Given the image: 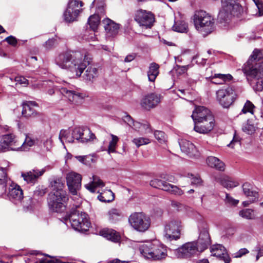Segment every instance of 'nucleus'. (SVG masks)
Instances as JSON below:
<instances>
[{
	"mask_svg": "<svg viewBox=\"0 0 263 263\" xmlns=\"http://www.w3.org/2000/svg\"><path fill=\"white\" fill-rule=\"evenodd\" d=\"M139 250L141 254L148 259L160 260L167 256L166 247L157 240L141 245Z\"/></svg>",
	"mask_w": 263,
	"mask_h": 263,
	"instance_id": "20e7f679",
	"label": "nucleus"
},
{
	"mask_svg": "<svg viewBox=\"0 0 263 263\" xmlns=\"http://www.w3.org/2000/svg\"><path fill=\"white\" fill-rule=\"evenodd\" d=\"M46 171L45 167L42 169L34 167L26 172H22L21 177L28 184L34 185L38 181L40 177L44 175Z\"/></svg>",
	"mask_w": 263,
	"mask_h": 263,
	"instance_id": "dca6fc26",
	"label": "nucleus"
},
{
	"mask_svg": "<svg viewBox=\"0 0 263 263\" xmlns=\"http://www.w3.org/2000/svg\"><path fill=\"white\" fill-rule=\"evenodd\" d=\"M81 175L74 172L67 174L66 182L69 192L73 195H77L78 191L81 188Z\"/></svg>",
	"mask_w": 263,
	"mask_h": 263,
	"instance_id": "f8f14e48",
	"label": "nucleus"
},
{
	"mask_svg": "<svg viewBox=\"0 0 263 263\" xmlns=\"http://www.w3.org/2000/svg\"><path fill=\"white\" fill-rule=\"evenodd\" d=\"M130 226L136 231L144 232L148 230L151 225L150 218L142 212H135L128 218Z\"/></svg>",
	"mask_w": 263,
	"mask_h": 263,
	"instance_id": "6e6552de",
	"label": "nucleus"
},
{
	"mask_svg": "<svg viewBox=\"0 0 263 263\" xmlns=\"http://www.w3.org/2000/svg\"><path fill=\"white\" fill-rule=\"evenodd\" d=\"M206 163L209 166L215 168L217 170L220 171L224 170V163L217 157L213 156L208 157Z\"/></svg>",
	"mask_w": 263,
	"mask_h": 263,
	"instance_id": "a878e982",
	"label": "nucleus"
},
{
	"mask_svg": "<svg viewBox=\"0 0 263 263\" xmlns=\"http://www.w3.org/2000/svg\"><path fill=\"white\" fill-rule=\"evenodd\" d=\"M164 191L168 192L170 193L176 195L181 196L183 194V191L178 186L171 184L167 182L165 184Z\"/></svg>",
	"mask_w": 263,
	"mask_h": 263,
	"instance_id": "4c0bfd02",
	"label": "nucleus"
},
{
	"mask_svg": "<svg viewBox=\"0 0 263 263\" xmlns=\"http://www.w3.org/2000/svg\"><path fill=\"white\" fill-rule=\"evenodd\" d=\"M226 249L223 246L221 245H218L216 246L211 248V252L213 255L219 257V258L224 261L225 263H230L231 259L229 255L227 253H224Z\"/></svg>",
	"mask_w": 263,
	"mask_h": 263,
	"instance_id": "b1692460",
	"label": "nucleus"
},
{
	"mask_svg": "<svg viewBox=\"0 0 263 263\" xmlns=\"http://www.w3.org/2000/svg\"><path fill=\"white\" fill-rule=\"evenodd\" d=\"M8 44L11 45L12 46H15L17 44V40L15 37L14 36L10 35L5 39Z\"/></svg>",
	"mask_w": 263,
	"mask_h": 263,
	"instance_id": "e2e57ef3",
	"label": "nucleus"
},
{
	"mask_svg": "<svg viewBox=\"0 0 263 263\" xmlns=\"http://www.w3.org/2000/svg\"><path fill=\"white\" fill-rule=\"evenodd\" d=\"M98 76V70L96 68L90 66L88 67L85 73L84 74L83 77L87 81H92Z\"/></svg>",
	"mask_w": 263,
	"mask_h": 263,
	"instance_id": "c9c22d12",
	"label": "nucleus"
},
{
	"mask_svg": "<svg viewBox=\"0 0 263 263\" xmlns=\"http://www.w3.org/2000/svg\"><path fill=\"white\" fill-rule=\"evenodd\" d=\"M236 94L231 87L220 89L216 91V99L223 108H229L235 101Z\"/></svg>",
	"mask_w": 263,
	"mask_h": 263,
	"instance_id": "9d476101",
	"label": "nucleus"
},
{
	"mask_svg": "<svg viewBox=\"0 0 263 263\" xmlns=\"http://www.w3.org/2000/svg\"><path fill=\"white\" fill-rule=\"evenodd\" d=\"M111 137L112 139L109 142L107 150L108 154L116 152V145L119 140L118 137L113 134H111Z\"/></svg>",
	"mask_w": 263,
	"mask_h": 263,
	"instance_id": "c03bdc74",
	"label": "nucleus"
},
{
	"mask_svg": "<svg viewBox=\"0 0 263 263\" xmlns=\"http://www.w3.org/2000/svg\"><path fill=\"white\" fill-rule=\"evenodd\" d=\"M217 182H219L223 187L227 189H231L238 185V182L233 181L228 176L221 177L216 178Z\"/></svg>",
	"mask_w": 263,
	"mask_h": 263,
	"instance_id": "c85d7f7f",
	"label": "nucleus"
},
{
	"mask_svg": "<svg viewBox=\"0 0 263 263\" xmlns=\"http://www.w3.org/2000/svg\"><path fill=\"white\" fill-rule=\"evenodd\" d=\"M263 50L255 49L243 67V71L248 81L263 78Z\"/></svg>",
	"mask_w": 263,
	"mask_h": 263,
	"instance_id": "7ed1b4c3",
	"label": "nucleus"
},
{
	"mask_svg": "<svg viewBox=\"0 0 263 263\" xmlns=\"http://www.w3.org/2000/svg\"><path fill=\"white\" fill-rule=\"evenodd\" d=\"M69 134V132L66 130L62 129L60 131L59 138L63 144H64V142H63V139H67L68 138Z\"/></svg>",
	"mask_w": 263,
	"mask_h": 263,
	"instance_id": "6e6d98bb",
	"label": "nucleus"
},
{
	"mask_svg": "<svg viewBox=\"0 0 263 263\" xmlns=\"http://www.w3.org/2000/svg\"><path fill=\"white\" fill-rule=\"evenodd\" d=\"M191 176L193 177L191 178V184L193 185H196L197 186H199L202 185V180L199 177L194 176L193 175L191 174Z\"/></svg>",
	"mask_w": 263,
	"mask_h": 263,
	"instance_id": "5fc2aeb1",
	"label": "nucleus"
},
{
	"mask_svg": "<svg viewBox=\"0 0 263 263\" xmlns=\"http://www.w3.org/2000/svg\"><path fill=\"white\" fill-rule=\"evenodd\" d=\"M57 44V40L54 38L49 39L44 44L45 47L47 49L52 48Z\"/></svg>",
	"mask_w": 263,
	"mask_h": 263,
	"instance_id": "603ef678",
	"label": "nucleus"
},
{
	"mask_svg": "<svg viewBox=\"0 0 263 263\" xmlns=\"http://www.w3.org/2000/svg\"><path fill=\"white\" fill-rule=\"evenodd\" d=\"M166 184H167V182L158 179H154L152 180L150 182V185L151 186L161 189L163 191H164Z\"/></svg>",
	"mask_w": 263,
	"mask_h": 263,
	"instance_id": "37998d69",
	"label": "nucleus"
},
{
	"mask_svg": "<svg viewBox=\"0 0 263 263\" xmlns=\"http://www.w3.org/2000/svg\"><path fill=\"white\" fill-rule=\"evenodd\" d=\"M253 210L250 209H246L239 211V215L248 219H252L254 218V215L253 213Z\"/></svg>",
	"mask_w": 263,
	"mask_h": 263,
	"instance_id": "49530a36",
	"label": "nucleus"
},
{
	"mask_svg": "<svg viewBox=\"0 0 263 263\" xmlns=\"http://www.w3.org/2000/svg\"><path fill=\"white\" fill-rule=\"evenodd\" d=\"M61 92L63 95L66 96L70 102L74 103L80 102L84 98L82 93L68 90L66 88H62Z\"/></svg>",
	"mask_w": 263,
	"mask_h": 263,
	"instance_id": "393cba45",
	"label": "nucleus"
},
{
	"mask_svg": "<svg viewBox=\"0 0 263 263\" xmlns=\"http://www.w3.org/2000/svg\"><path fill=\"white\" fill-rule=\"evenodd\" d=\"M142 123L139 122H134V123L132 124V127H133L136 130H137L139 132H142L143 130L141 129Z\"/></svg>",
	"mask_w": 263,
	"mask_h": 263,
	"instance_id": "338daca9",
	"label": "nucleus"
},
{
	"mask_svg": "<svg viewBox=\"0 0 263 263\" xmlns=\"http://www.w3.org/2000/svg\"><path fill=\"white\" fill-rule=\"evenodd\" d=\"M20 150L21 151H27L29 148L34 144V140L29 136H26L25 141H19Z\"/></svg>",
	"mask_w": 263,
	"mask_h": 263,
	"instance_id": "ea45409f",
	"label": "nucleus"
},
{
	"mask_svg": "<svg viewBox=\"0 0 263 263\" xmlns=\"http://www.w3.org/2000/svg\"><path fill=\"white\" fill-rule=\"evenodd\" d=\"M154 136L155 138L160 143H164L166 141V136L165 134L161 130H156L154 132Z\"/></svg>",
	"mask_w": 263,
	"mask_h": 263,
	"instance_id": "09e8293b",
	"label": "nucleus"
},
{
	"mask_svg": "<svg viewBox=\"0 0 263 263\" xmlns=\"http://www.w3.org/2000/svg\"><path fill=\"white\" fill-rule=\"evenodd\" d=\"M3 176L0 178V185H2L4 191H6V187L7 182V176L6 173L3 172Z\"/></svg>",
	"mask_w": 263,
	"mask_h": 263,
	"instance_id": "bf43d9fd",
	"label": "nucleus"
},
{
	"mask_svg": "<svg viewBox=\"0 0 263 263\" xmlns=\"http://www.w3.org/2000/svg\"><path fill=\"white\" fill-rule=\"evenodd\" d=\"M181 222L172 220L165 226V237L170 240H177L180 238Z\"/></svg>",
	"mask_w": 263,
	"mask_h": 263,
	"instance_id": "ddd939ff",
	"label": "nucleus"
},
{
	"mask_svg": "<svg viewBox=\"0 0 263 263\" xmlns=\"http://www.w3.org/2000/svg\"><path fill=\"white\" fill-rule=\"evenodd\" d=\"M72 207L65 220H69L72 228L78 231H86L90 227L88 215L78 210L80 208V202Z\"/></svg>",
	"mask_w": 263,
	"mask_h": 263,
	"instance_id": "39448f33",
	"label": "nucleus"
},
{
	"mask_svg": "<svg viewBox=\"0 0 263 263\" xmlns=\"http://www.w3.org/2000/svg\"><path fill=\"white\" fill-rule=\"evenodd\" d=\"M50 186L51 187L52 191L50 193H67L65 191L63 190L64 187V183L60 179H55L51 181L50 183Z\"/></svg>",
	"mask_w": 263,
	"mask_h": 263,
	"instance_id": "cd10ccee",
	"label": "nucleus"
},
{
	"mask_svg": "<svg viewBox=\"0 0 263 263\" xmlns=\"http://www.w3.org/2000/svg\"><path fill=\"white\" fill-rule=\"evenodd\" d=\"M135 20L142 28L150 29L154 26L155 17L151 11L140 9L135 14Z\"/></svg>",
	"mask_w": 263,
	"mask_h": 263,
	"instance_id": "9b49d317",
	"label": "nucleus"
},
{
	"mask_svg": "<svg viewBox=\"0 0 263 263\" xmlns=\"http://www.w3.org/2000/svg\"><path fill=\"white\" fill-rule=\"evenodd\" d=\"M104 29L107 37H113L117 35L119 29V24L116 23L108 18L103 20Z\"/></svg>",
	"mask_w": 263,
	"mask_h": 263,
	"instance_id": "4be33fe9",
	"label": "nucleus"
},
{
	"mask_svg": "<svg viewBox=\"0 0 263 263\" xmlns=\"http://www.w3.org/2000/svg\"><path fill=\"white\" fill-rule=\"evenodd\" d=\"M240 142V138L238 136H237L236 134H234L233 138L232 140L231 141V143L228 145V146L231 147L233 148L234 147V145L236 143H239Z\"/></svg>",
	"mask_w": 263,
	"mask_h": 263,
	"instance_id": "0e129e2a",
	"label": "nucleus"
},
{
	"mask_svg": "<svg viewBox=\"0 0 263 263\" xmlns=\"http://www.w3.org/2000/svg\"><path fill=\"white\" fill-rule=\"evenodd\" d=\"M83 3L80 0H69L66 10L64 13V19L67 23L77 21L79 14L82 12Z\"/></svg>",
	"mask_w": 263,
	"mask_h": 263,
	"instance_id": "1a4fd4ad",
	"label": "nucleus"
},
{
	"mask_svg": "<svg viewBox=\"0 0 263 263\" xmlns=\"http://www.w3.org/2000/svg\"><path fill=\"white\" fill-rule=\"evenodd\" d=\"M15 81L20 84L27 85L28 84V80L22 76L16 77Z\"/></svg>",
	"mask_w": 263,
	"mask_h": 263,
	"instance_id": "052dcab7",
	"label": "nucleus"
},
{
	"mask_svg": "<svg viewBox=\"0 0 263 263\" xmlns=\"http://www.w3.org/2000/svg\"><path fill=\"white\" fill-rule=\"evenodd\" d=\"M260 79H258L256 80H253L252 81H249L251 84H256V88L258 90H262L263 89V80L259 81Z\"/></svg>",
	"mask_w": 263,
	"mask_h": 263,
	"instance_id": "13d9d810",
	"label": "nucleus"
},
{
	"mask_svg": "<svg viewBox=\"0 0 263 263\" xmlns=\"http://www.w3.org/2000/svg\"><path fill=\"white\" fill-rule=\"evenodd\" d=\"M159 65L156 63H152L150 64L147 71V76L149 81H155L159 74Z\"/></svg>",
	"mask_w": 263,
	"mask_h": 263,
	"instance_id": "c756f323",
	"label": "nucleus"
},
{
	"mask_svg": "<svg viewBox=\"0 0 263 263\" xmlns=\"http://www.w3.org/2000/svg\"><path fill=\"white\" fill-rule=\"evenodd\" d=\"M232 16V13L221 8L218 15L217 20L220 23H228Z\"/></svg>",
	"mask_w": 263,
	"mask_h": 263,
	"instance_id": "7c9ffc66",
	"label": "nucleus"
},
{
	"mask_svg": "<svg viewBox=\"0 0 263 263\" xmlns=\"http://www.w3.org/2000/svg\"><path fill=\"white\" fill-rule=\"evenodd\" d=\"M248 253L249 251L247 249H241L235 254V257H241L243 255H245Z\"/></svg>",
	"mask_w": 263,
	"mask_h": 263,
	"instance_id": "69168bd1",
	"label": "nucleus"
},
{
	"mask_svg": "<svg viewBox=\"0 0 263 263\" xmlns=\"http://www.w3.org/2000/svg\"><path fill=\"white\" fill-rule=\"evenodd\" d=\"M194 23L196 29L203 36H206L214 29V20L205 11H196L194 15Z\"/></svg>",
	"mask_w": 263,
	"mask_h": 263,
	"instance_id": "423d86ee",
	"label": "nucleus"
},
{
	"mask_svg": "<svg viewBox=\"0 0 263 263\" xmlns=\"http://www.w3.org/2000/svg\"><path fill=\"white\" fill-rule=\"evenodd\" d=\"M68 199L67 193H50L47 198L48 208L52 212L61 213L66 209Z\"/></svg>",
	"mask_w": 263,
	"mask_h": 263,
	"instance_id": "0eeeda50",
	"label": "nucleus"
},
{
	"mask_svg": "<svg viewBox=\"0 0 263 263\" xmlns=\"http://www.w3.org/2000/svg\"><path fill=\"white\" fill-rule=\"evenodd\" d=\"M242 189L244 194L248 197H252L253 200L257 198L258 193L252 190V185L249 183H245L242 185Z\"/></svg>",
	"mask_w": 263,
	"mask_h": 263,
	"instance_id": "f704fd0d",
	"label": "nucleus"
},
{
	"mask_svg": "<svg viewBox=\"0 0 263 263\" xmlns=\"http://www.w3.org/2000/svg\"><path fill=\"white\" fill-rule=\"evenodd\" d=\"M100 22V17L98 14H96L91 15L88 20V23L93 31H95L98 29Z\"/></svg>",
	"mask_w": 263,
	"mask_h": 263,
	"instance_id": "e433bc0d",
	"label": "nucleus"
},
{
	"mask_svg": "<svg viewBox=\"0 0 263 263\" xmlns=\"http://www.w3.org/2000/svg\"><path fill=\"white\" fill-rule=\"evenodd\" d=\"M12 187L9 190L8 194L9 199L15 204L20 203L24 198L22 189L17 184H15L14 186H12Z\"/></svg>",
	"mask_w": 263,
	"mask_h": 263,
	"instance_id": "5701e85b",
	"label": "nucleus"
},
{
	"mask_svg": "<svg viewBox=\"0 0 263 263\" xmlns=\"http://www.w3.org/2000/svg\"><path fill=\"white\" fill-rule=\"evenodd\" d=\"M19 140L15 135L9 134L3 135L0 146L4 152L6 151H20Z\"/></svg>",
	"mask_w": 263,
	"mask_h": 263,
	"instance_id": "4468645a",
	"label": "nucleus"
},
{
	"mask_svg": "<svg viewBox=\"0 0 263 263\" xmlns=\"http://www.w3.org/2000/svg\"><path fill=\"white\" fill-rule=\"evenodd\" d=\"M242 130L247 134L251 135L255 131V127L253 125L247 123L243 126Z\"/></svg>",
	"mask_w": 263,
	"mask_h": 263,
	"instance_id": "3c124183",
	"label": "nucleus"
},
{
	"mask_svg": "<svg viewBox=\"0 0 263 263\" xmlns=\"http://www.w3.org/2000/svg\"><path fill=\"white\" fill-rule=\"evenodd\" d=\"M173 28L176 32H185L187 29V24L183 21L176 22L173 26Z\"/></svg>",
	"mask_w": 263,
	"mask_h": 263,
	"instance_id": "a19ab883",
	"label": "nucleus"
},
{
	"mask_svg": "<svg viewBox=\"0 0 263 263\" xmlns=\"http://www.w3.org/2000/svg\"><path fill=\"white\" fill-rule=\"evenodd\" d=\"M92 183L97 187H103L104 186V183H103V182L96 176H93V180L92 181Z\"/></svg>",
	"mask_w": 263,
	"mask_h": 263,
	"instance_id": "864d4df0",
	"label": "nucleus"
},
{
	"mask_svg": "<svg viewBox=\"0 0 263 263\" xmlns=\"http://www.w3.org/2000/svg\"><path fill=\"white\" fill-rule=\"evenodd\" d=\"M101 233L102 236L112 241L117 242L120 239L118 233L112 229L104 230Z\"/></svg>",
	"mask_w": 263,
	"mask_h": 263,
	"instance_id": "2f4dec72",
	"label": "nucleus"
},
{
	"mask_svg": "<svg viewBox=\"0 0 263 263\" xmlns=\"http://www.w3.org/2000/svg\"><path fill=\"white\" fill-rule=\"evenodd\" d=\"M206 222H200L198 224L199 237L197 241L187 242L176 250V255L178 258H190L203 252L211 244Z\"/></svg>",
	"mask_w": 263,
	"mask_h": 263,
	"instance_id": "f257e3e1",
	"label": "nucleus"
},
{
	"mask_svg": "<svg viewBox=\"0 0 263 263\" xmlns=\"http://www.w3.org/2000/svg\"><path fill=\"white\" fill-rule=\"evenodd\" d=\"M178 143L181 151L190 157H196L199 155L195 146L190 141L183 139H179Z\"/></svg>",
	"mask_w": 263,
	"mask_h": 263,
	"instance_id": "aec40b11",
	"label": "nucleus"
},
{
	"mask_svg": "<svg viewBox=\"0 0 263 263\" xmlns=\"http://www.w3.org/2000/svg\"><path fill=\"white\" fill-rule=\"evenodd\" d=\"M195 124L194 129L200 134H206L211 132L215 126V120L213 116H209L205 120L200 121Z\"/></svg>",
	"mask_w": 263,
	"mask_h": 263,
	"instance_id": "6ab92c4d",
	"label": "nucleus"
},
{
	"mask_svg": "<svg viewBox=\"0 0 263 263\" xmlns=\"http://www.w3.org/2000/svg\"><path fill=\"white\" fill-rule=\"evenodd\" d=\"M141 129L143 132H141L143 134H147L152 132V129L150 127V125L146 122L144 123H142Z\"/></svg>",
	"mask_w": 263,
	"mask_h": 263,
	"instance_id": "4d7b16f0",
	"label": "nucleus"
},
{
	"mask_svg": "<svg viewBox=\"0 0 263 263\" xmlns=\"http://www.w3.org/2000/svg\"><path fill=\"white\" fill-rule=\"evenodd\" d=\"M85 187L91 193L96 192L97 187L92 183V182L90 184H86Z\"/></svg>",
	"mask_w": 263,
	"mask_h": 263,
	"instance_id": "774afa93",
	"label": "nucleus"
},
{
	"mask_svg": "<svg viewBox=\"0 0 263 263\" xmlns=\"http://www.w3.org/2000/svg\"><path fill=\"white\" fill-rule=\"evenodd\" d=\"M108 220L112 223L119 220L121 217V212L116 209H112L108 212Z\"/></svg>",
	"mask_w": 263,
	"mask_h": 263,
	"instance_id": "58836bf2",
	"label": "nucleus"
},
{
	"mask_svg": "<svg viewBox=\"0 0 263 263\" xmlns=\"http://www.w3.org/2000/svg\"><path fill=\"white\" fill-rule=\"evenodd\" d=\"M222 8L232 13L233 16L239 17L243 12V9L239 0H221Z\"/></svg>",
	"mask_w": 263,
	"mask_h": 263,
	"instance_id": "f3484780",
	"label": "nucleus"
},
{
	"mask_svg": "<svg viewBox=\"0 0 263 263\" xmlns=\"http://www.w3.org/2000/svg\"><path fill=\"white\" fill-rule=\"evenodd\" d=\"M91 58L88 55H83L79 51H69L60 54L55 59L57 65L63 69L69 70L80 77L87 66L91 62Z\"/></svg>",
	"mask_w": 263,
	"mask_h": 263,
	"instance_id": "f03ea898",
	"label": "nucleus"
},
{
	"mask_svg": "<svg viewBox=\"0 0 263 263\" xmlns=\"http://www.w3.org/2000/svg\"><path fill=\"white\" fill-rule=\"evenodd\" d=\"M160 95L152 92L145 95L141 100V105L146 110H150L155 107L160 102Z\"/></svg>",
	"mask_w": 263,
	"mask_h": 263,
	"instance_id": "a211bd4d",
	"label": "nucleus"
},
{
	"mask_svg": "<svg viewBox=\"0 0 263 263\" xmlns=\"http://www.w3.org/2000/svg\"><path fill=\"white\" fill-rule=\"evenodd\" d=\"M98 199L103 202H110L115 199L114 193L110 190H106L98 196Z\"/></svg>",
	"mask_w": 263,
	"mask_h": 263,
	"instance_id": "473e14b6",
	"label": "nucleus"
},
{
	"mask_svg": "<svg viewBox=\"0 0 263 263\" xmlns=\"http://www.w3.org/2000/svg\"><path fill=\"white\" fill-rule=\"evenodd\" d=\"M22 114L24 117L29 118L35 117L37 112L32 107H31L29 104H23Z\"/></svg>",
	"mask_w": 263,
	"mask_h": 263,
	"instance_id": "72a5a7b5",
	"label": "nucleus"
},
{
	"mask_svg": "<svg viewBox=\"0 0 263 263\" xmlns=\"http://www.w3.org/2000/svg\"><path fill=\"white\" fill-rule=\"evenodd\" d=\"M72 137L82 143L90 141L96 138L95 135L88 128L75 127L72 132Z\"/></svg>",
	"mask_w": 263,
	"mask_h": 263,
	"instance_id": "2eb2a0df",
	"label": "nucleus"
},
{
	"mask_svg": "<svg viewBox=\"0 0 263 263\" xmlns=\"http://www.w3.org/2000/svg\"><path fill=\"white\" fill-rule=\"evenodd\" d=\"M47 192V189L44 186H37L34 191L33 198L38 200L40 197L44 196Z\"/></svg>",
	"mask_w": 263,
	"mask_h": 263,
	"instance_id": "79ce46f5",
	"label": "nucleus"
},
{
	"mask_svg": "<svg viewBox=\"0 0 263 263\" xmlns=\"http://www.w3.org/2000/svg\"><path fill=\"white\" fill-rule=\"evenodd\" d=\"M255 108L254 105L250 101L247 100L244 104L241 112L243 114L249 112L252 115H254V109Z\"/></svg>",
	"mask_w": 263,
	"mask_h": 263,
	"instance_id": "a18cd8bd",
	"label": "nucleus"
},
{
	"mask_svg": "<svg viewBox=\"0 0 263 263\" xmlns=\"http://www.w3.org/2000/svg\"><path fill=\"white\" fill-rule=\"evenodd\" d=\"M209 116H213L210 110L204 106H198L196 107L191 116L195 124L197 122L206 119Z\"/></svg>",
	"mask_w": 263,
	"mask_h": 263,
	"instance_id": "412c9836",
	"label": "nucleus"
},
{
	"mask_svg": "<svg viewBox=\"0 0 263 263\" xmlns=\"http://www.w3.org/2000/svg\"><path fill=\"white\" fill-rule=\"evenodd\" d=\"M224 202L226 204L229 205H236L238 203L239 200L234 199L233 197L230 196L229 194L227 193L226 195Z\"/></svg>",
	"mask_w": 263,
	"mask_h": 263,
	"instance_id": "8fccbe9b",
	"label": "nucleus"
},
{
	"mask_svg": "<svg viewBox=\"0 0 263 263\" xmlns=\"http://www.w3.org/2000/svg\"><path fill=\"white\" fill-rule=\"evenodd\" d=\"M232 76L230 74L216 73L211 77V82L216 84H222L232 79Z\"/></svg>",
	"mask_w": 263,
	"mask_h": 263,
	"instance_id": "bb28decb",
	"label": "nucleus"
},
{
	"mask_svg": "<svg viewBox=\"0 0 263 263\" xmlns=\"http://www.w3.org/2000/svg\"><path fill=\"white\" fill-rule=\"evenodd\" d=\"M132 142L138 147H140L143 145H146L150 143L151 141L148 138L139 137L134 138Z\"/></svg>",
	"mask_w": 263,
	"mask_h": 263,
	"instance_id": "de8ad7c7",
	"label": "nucleus"
},
{
	"mask_svg": "<svg viewBox=\"0 0 263 263\" xmlns=\"http://www.w3.org/2000/svg\"><path fill=\"white\" fill-rule=\"evenodd\" d=\"M123 121L127 123L129 126H132V124L134 123V120L132 118L128 115H126L123 117Z\"/></svg>",
	"mask_w": 263,
	"mask_h": 263,
	"instance_id": "680f3d73",
	"label": "nucleus"
}]
</instances>
